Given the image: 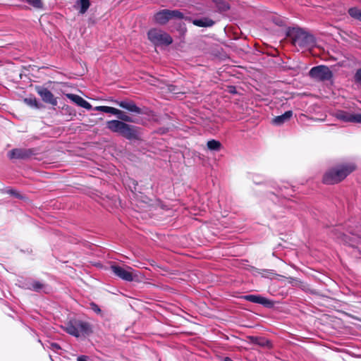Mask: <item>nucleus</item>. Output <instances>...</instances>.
<instances>
[{"instance_id":"obj_1","label":"nucleus","mask_w":361,"mask_h":361,"mask_svg":"<svg viewBox=\"0 0 361 361\" xmlns=\"http://www.w3.org/2000/svg\"><path fill=\"white\" fill-rule=\"evenodd\" d=\"M116 116L119 120H111L106 122V128L113 133H118L127 140L139 139V128L127 124L126 122L136 123L131 116L124 111L118 109Z\"/></svg>"},{"instance_id":"obj_2","label":"nucleus","mask_w":361,"mask_h":361,"mask_svg":"<svg viewBox=\"0 0 361 361\" xmlns=\"http://www.w3.org/2000/svg\"><path fill=\"white\" fill-rule=\"evenodd\" d=\"M357 166L353 162H345L327 170L323 175L322 183L334 185L341 182L348 175L355 171Z\"/></svg>"},{"instance_id":"obj_3","label":"nucleus","mask_w":361,"mask_h":361,"mask_svg":"<svg viewBox=\"0 0 361 361\" xmlns=\"http://www.w3.org/2000/svg\"><path fill=\"white\" fill-rule=\"evenodd\" d=\"M286 37L294 47L300 49H311L316 45L314 35L300 27L288 28Z\"/></svg>"},{"instance_id":"obj_4","label":"nucleus","mask_w":361,"mask_h":361,"mask_svg":"<svg viewBox=\"0 0 361 361\" xmlns=\"http://www.w3.org/2000/svg\"><path fill=\"white\" fill-rule=\"evenodd\" d=\"M66 333L75 337L89 336L92 333V326L90 323L82 320H71L64 327Z\"/></svg>"},{"instance_id":"obj_5","label":"nucleus","mask_w":361,"mask_h":361,"mask_svg":"<svg viewBox=\"0 0 361 361\" xmlns=\"http://www.w3.org/2000/svg\"><path fill=\"white\" fill-rule=\"evenodd\" d=\"M149 40L155 46H168L172 44L173 39L168 33L156 28L151 29L147 32Z\"/></svg>"},{"instance_id":"obj_6","label":"nucleus","mask_w":361,"mask_h":361,"mask_svg":"<svg viewBox=\"0 0 361 361\" xmlns=\"http://www.w3.org/2000/svg\"><path fill=\"white\" fill-rule=\"evenodd\" d=\"M184 14L178 10L163 9L154 16L155 22L159 25H166L173 19H183Z\"/></svg>"},{"instance_id":"obj_7","label":"nucleus","mask_w":361,"mask_h":361,"mask_svg":"<svg viewBox=\"0 0 361 361\" xmlns=\"http://www.w3.org/2000/svg\"><path fill=\"white\" fill-rule=\"evenodd\" d=\"M312 78L319 81L330 80L333 78V73L330 68L324 65H320L312 68L309 72Z\"/></svg>"},{"instance_id":"obj_8","label":"nucleus","mask_w":361,"mask_h":361,"mask_svg":"<svg viewBox=\"0 0 361 361\" xmlns=\"http://www.w3.org/2000/svg\"><path fill=\"white\" fill-rule=\"evenodd\" d=\"M36 154V149L33 148H15L9 151L8 156L11 159H27Z\"/></svg>"},{"instance_id":"obj_9","label":"nucleus","mask_w":361,"mask_h":361,"mask_svg":"<svg viewBox=\"0 0 361 361\" xmlns=\"http://www.w3.org/2000/svg\"><path fill=\"white\" fill-rule=\"evenodd\" d=\"M35 91L40 96L42 101L47 104H49L52 106L57 105V100L54 97L52 92L49 90L47 87L43 86H35Z\"/></svg>"},{"instance_id":"obj_10","label":"nucleus","mask_w":361,"mask_h":361,"mask_svg":"<svg viewBox=\"0 0 361 361\" xmlns=\"http://www.w3.org/2000/svg\"><path fill=\"white\" fill-rule=\"evenodd\" d=\"M243 298L249 302L260 304L266 307H272L274 305V302L268 298L262 297L259 295H246Z\"/></svg>"},{"instance_id":"obj_11","label":"nucleus","mask_w":361,"mask_h":361,"mask_svg":"<svg viewBox=\"0 0 361 361\" xmlns=\"http://www.w3.org/2000/svg\"><path fill=\"white\" fill-rule=\"evenodd\" d=\"M111 269L116 276L124 281L130 282L134 279L133 274L130 271L118 265H111Z\"/></svg>"},{"instance_id":"obj_12","label":"nucleus","mask_w":361,"mask_h":361,"mask_svg":"<svg viewBox=\"0 0 361 361\" xmlns=\"http://www.w3.org/2000/svg\"><path fill=\"white\" fill-rule=\"evenodd\" d=\"M116 103L121 108L128 110L130 112H133L137 114H142V109L138 107L135 103L133 101L123 100L120 102H116Z\"/></svg>"},{"instance_id":"obj_13","label":"nucleus","mask_w":361,"mask_h":361,"mask_svg":"<svg viewBox=\"0 0 361 361\" xmlns=\"http://www.w3.org/2000/svg\"><path fill=\"white\" fill-rule=\"evenodd\" d=\"M66 97L79 106L85 108L87 110H91L92 109V105L79 95L74 94H67Z\"/></svg>"},{"instance_id":"obj_14","label":"nucleus","mask_w":361,"mask_h":361,"mask_svg":"<svg viewBox=\"0 0 361 361\" xmlns=\"http://www.w3.org/2000/svg\"><path fill=\"white\" fill-rule=\"evenodd\" d=\"M247 340L250 343L261 346V347H268L271 348V343L270 341L264 337L261 336H249L247 337Z\"/></svg>"},{"instance_id":"obj_15","label":"nucleus","mask_w":361,"mask_h":361,"mask_svg":"<svg viewBox=\"0 0 361 361\" xmlns=\"http://www.w3.org/2000/svg\"><path fill=\"white\" fill-rule=\"evenodd\" d=\"M293 116L292 111H287L284 114L280 116H277L274 117L272 120V123L276 126H281L285 122L289 121L290 118Z\"/></svg>"},{"instance_id":"obj_16","label":"nucleus","mask_w":361,"mask_h":361,"mask_svg":"<svg viewBox=\"0 0 361 361\" xmlns=\"http://www.w3.org/2000/svg\"><path fill=\"white\" fill-rule=\"evenodd\" d=\"M192 23L197 27H207L212 26L214 24V21L208 18H202L193 20Z\"/></svg>"},{"instance_id":"obj_17","label":"nucleus","mask_w":361,"mask_h":361,"mask_svg":"<svg viewBox=\"0 0 361 361\" xmlns=\"http://www.w3.org/2000/svg\"><path fill=\"white\" fill-rule=\"evenodd\" d=\"M353 114L351 113L344 111H338L336 114V117L343 122H353Z\"/></svg>"},{"instance_id":"obj_18","label":"nucleus","mask_w":361,"mask_h":361,"mask_svg":"<svg viewBox=\"0 0 361 361\" xmlns=\"http://www.w3.org/2000/svg\"><path fill=\"white\" fill-rule=\"evenodd\" d=\"M44 287V284L38 281H33L27 284V288L31 290L39 292Z\"/></svg>"},{"instance_id":"obj_19","label":"nucleus","mask_w":361,"mask_h":361,"mask_svg":"<svg viewBox=\"0 0 361 361\" xmlns=\"http://www.w3.org/2000/svg\"><path fill=\"white\" fill-rule=\"evenodd\" d=\"M214 2L220 12L226 11L230 8L228 3L224 0H214Z\"/></svg>"},{"instance_id":"obj_20","label":"nucleus","mask_w":361,"mask_h":361,"mask_svg":"<svg viewBox=\"0 0 361 361\" xmlns=\"http://www.w3.org/2000/svg\"><path fill=\"white\" fill-rule=\"evenodd\" d=\"M207 145L209 149L214 151H219L221 147V143L216 140H209Z\"/></svg>"},{"instance_id":"obj_21","label":"nucleus","mask_w":361,"mask_h":361,"mask_svg":"<svg viewBox=\"0 0 361 361\" xmlns=\"http://www.w3.org/2000/svg\"><path fill=\"white\" fill-rule=\"evenodd\" d=\"M288 282L290 283L293 284V286H297L303 290H306L307 288V286H308L307 284L305 283L304 282H302L297 279H295L293 277H289V278H288Z\"/></svg>"},{"instance_id":"obj_22","label":"nucleus","mask_w":361,"mask_h":361,"mask_svg":"<svg viewBox=\"0 0 361 361\" xmlns=\"http://www.w3.org/2000/svg\"><path fill=\"white\" fill-rule=\"evenodd\" d=\"M348 13L352 18L361 20V9L357 8H351L348 10Z\"/></svg>"},{"instance_id":"obj_23","label":"nucleus","mask_w":361,"mask_h":361,"mask_svg":"<svg viewBox=\"0 0 361 361\" xmlns=\"http://www.w3.org/2000/svg\"><path fill=\"white\" fill-rule=\"evenodd\" d=\"M79 4L80 5L79 12L82 14H84L87 12L90 6V0H79Z\"/></svg>"},{"instance_id":"obj_24","label":"nucleus","mask_w":361,"mask_h":361,"mask_svg":"<svg viewBox=\"0 0 361 361\" xmlns=\"http://www.w3.org/2000/svg\"><path fill=\"white\" fill-rule=\"evenodd\" d=\"M26 2L37 9H41L44 6V4L42 0H25Z\"/></svg>"},{"instance_id":"obj_25","label":"nucleus","mask_w":361,"mask_h":361,"mask_svg":"<svg viewBox=\"0 0 361 361\" xmlns=\"http://www.w3.org/2000/svg\"><path fill=\"white\" fill-rule=\"evenodd\" d=\"M25 102L30 106L39 108V103L35 97H30L25 99Z\"/></svg>"},{"instance_id":"obj_26","label":"nucleus","mask_w":361,"mask_h":361,"mask_svg":"<svg viewBox=\"0 0 361 361\" xmlns=\"http://www.w3.org/2000/svg\"><path fill=\"white\" fill-rule=\"evenodd\" d=\"M168 90H169V92H170L173 94L184 93L183 91H181L180 88H179L178 86L174 85H169Z\"/></svg>"},{"instance_id":"obj_27","label":"nucleus","mask_w":361,"mask_h":361,"mask_svg":"<svg viewBox=\"0 0 361 361\" xmlns=\"http://www.w3.org/2000/svg\"><path fill=\"white\" fill-rule=\"evenodd\" d=\"M7 193L16 197V198H18V199H24V196L22 195L19 192H18L17 190H13V189H10L7 191Z\"/></svg>"},{"instance_id":"obj_28","label":"nucleus","mask_w":361,"mask_h":361,"mask_svg":"<svg viewBox=\"0 0 361 361\" xmlns=\"http://www.w3.org/2000/svg\"><path fill=\"white\" fill-rule=\"evenodd\" d=\"M117 110H118V109H116L114 107L104 106L103 112L116 115Z\"/></svg>"},{"instance_id":"obj_29","label":"nucleus","mask_w":361,"mask_h":361,"mask_svg":"<svg viewBox=\"0 0 361 361\" xmlns=\"http://www.w3.org/2000/svg\"><path fill=\"white\" fill-rule=\"evenodd\" d=\"M90 308L92 311H94L97 314H101L102 310L94 302L90 303Z\"/></svg>"},{"instance_id":"obj_30","label":"nucleus","mask_w":361,"mask_h":361,"mask_svg":"<svg viewBox=\"0 0 361 361\" xmlns=\"http://www.w3.org/2000/svg\"><path fill=\"white\" fill-rule=\"evenodd\" d=\"M352 123H361V114H353Z\"/></svg>"},{"instance_id":"obj_31","label":"nucleus","mask_w":361,"mask_h":361,"mask_svg":"<svg viewBox=\"0 0 361 361\" xmlns=\"http://www.w3.org/2000/svg\"><path fill=\"white\" fill-rule=\"evenodd\" d=\"M355 80L356 82L361 85V68L357 70L355 74Z\"/></svg>"},{"instance_id":"obj_32","label":"nucleus","mask_w":361,"mask_h":361,"mask_svg":"<svg viewBox=\"0 0 361 361\" xmlns=\"http://www.w3.org/2000/svg\"><path fill=\"white\" fill-rule=\"evenodd\" d=\"M51 349L54 350H57L61 349L60 345L58 343H51Z\"/></svg>"},{"instance_id":"obj_33","label":"nucleus","mask_w":361,"mask_h":361,"mask_svg":"<svg viewBox=\"0 0 361 361\" xmlns=\"http://www.w3.org/2000/svg\"><path fill=\"white\" fill-rule=\"evenodd\" d=\"M87 356H85V355H80L77 359V361H87Z\"/></svg>"},{"instance_id":"obj_34","label":"nucleus","mask_w":361,"mask_h":361,"mask_svg":"<svg viewBox=\"0 0 361 361\" xmlns=\"http://www.w3.org/2000/svg\"><path fill=\"white\" fill-rule=\"evenodd\" d=\"M104 107V106H98L94 108V110L103 112Z\"/></svg>"},{"instance_id":"obj_35","label":"nucleus","mask_w":361,"mask_h":361,"mask_svg":"<svg viewBox=\"0 0 361 361\" xmlns=\"http://www.w3.org/2000/svg\"><path fill=\"white\" fill-rule=\"evenodd\" d=\"M224 361H233V360L228 357H226L224 358Z\"/></svg>"},{"instance_id":"obj_36","label":"nucleus","mask_w":361,"mask_h":361,"mask_svg":"<svg viewBox=\"0 0 361 361\" xmlns=\"http://www.w3.org/2000/svg\"><path fill=\"white\" fill-rule=\"evenodd\" d=\"M230 88L233 89L230 90V92H234L235 87H231Z\"/></svg>"}]
</instances>
